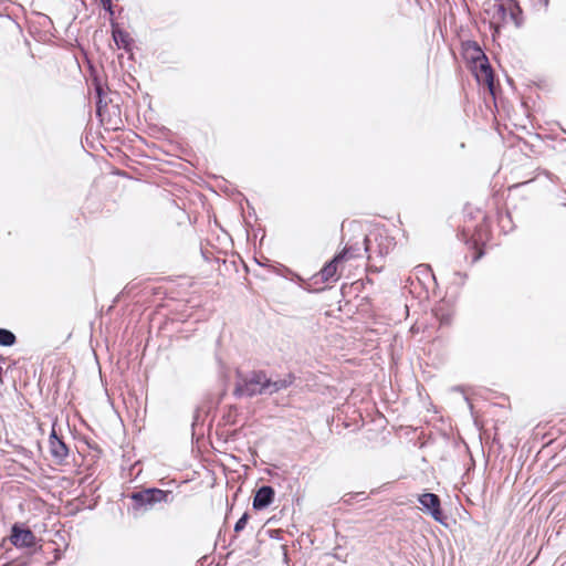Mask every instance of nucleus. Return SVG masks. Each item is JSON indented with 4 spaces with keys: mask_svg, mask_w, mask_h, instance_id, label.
Masks as SVG:
<instances>
[{
    "mask_svg": "<svg viewBox=\"0 0 566 566\" xmlns=\"http://www.w3.org/2000/svg\"><path fill=\"white\" fill-rule=\"evenodd\" d=\"M249 521V514L248 513H244L239 520L238 522L235 523L234 525V532L235 533H239L241 531L244 530L247 523Z\"/></svg>",
    "mask_w": 566,
    "mask_h": 566,
    "instance_id": "2eb2a0df",
    "label": "nucleus"
},
{
    "mask_svg": "<svg viewBox=\"0 0 566 566\" xmlns=\"http://www.w3.org/2000/svg\"><path fill=\"white\" fill-rule=\"evenodd\" d=\"M49 450L55 464H63L69 457V448L66 447L64 441L56 434L54 427L52 428V431L49 437Z\"/></svg>",
    "mask_w": 566,
    "mask_h": 566,
    "instance_id": "6e6552de",
    "label": "nucleus"
},
{
    "mask_svg": "<svg viewBox=\"0 0 566 566\" xmlns=\"http://www.w3.org/2000/svg\"><path fill=\"white\" fill-rule=\"evenodd\" d=\"M360 255L359 249L353 247H345L333 260L327 262L318 273L313 276L314 283L329 285L337 282L340 277V272L345 262L358 258Z\"/></svg>",
    "mask_w": 566,
    "mask_h": 566,
    "instance_id": "39448f33",
    "label": "nucleus"
},
{
    "mask_svg": "<svg viewBox=\"0 0 566 566\" xmlns=\"http://www.w3.org/2000/svg\"><path fill=\"white\" fill-rule=\"evenodd\" d=\"M11 543L19 548H29L35 545V536L29 528L13 525L10 536Z\"/></svg>",
    "mask_w": 566,
    "mask_h": 566,
    "instance_id": "1a4fd4ad",
    "label": "nucleus"
},
{
    "mask_svg": "<svg viewBox=\"0 0 566 566\" xmlns=\"http://www.w3.org/2000/svg\"><path fill=\"white\" fill-rule=\"evenodd\" d=\"M104 8L111 9L112 0H101Z\"/></svg>",
    "mask_w": 566,
    "mask_h": 566,
    "instance_id": "dca6fc26",
    "label": "nucleus"
},
{
    "mask_svg": "<svg viewBox=\"0 0 566 566\" xmlns=\"http://www.w3.org/2000/svg\"><path fill=\"white\" fill-rule=\"evenodd\" d=\"M420 504L430 511L432 517L437 522H442L443 520V512L441 510V502L437 494L433 493H423L419 496Z\"/></svg>",
    "mask_w": 566,
    "mask_h": 566,
    "instance_id": "9d476101",
    "label": "nucleus"
},
{
    "mask_svg": "<svg viewBox=\"0 0 566 566\" xmlns=\"http://www.w3.org/2000/svg\"><path fill=\"white\" fill-rule=\"evenodd\" d=\"M295 380L293 374H287L284 378L272 381L266 377L263 370L253 371L249 377L244 378L240 385H238L235 391L241 396H255L265 391L277 392L282 389L289 388Z\"/></svg>",
    "mask_w": 566,
    "mask_h": 566,
    "instance_id": "7ed1b4c3",
    "label": "nucleus"
},
{
    "mask_svg": "<svg viewBox=\"0 0 566 566\" xmlns=\"http://www.w3.org/2000/svg\"><path fill=\"white\" fill-rule=\"evenodd\" d=\"M491 238L488 216L480 209L468 211L463 217L461 239L472 251V263L478 262L484 254V248Z\"/></svg>",
    "mask_w": 566,
    "mask_h": 566,
    "instance_id": "f257e3e1",
    "label": "nucleus"
},
{
    "mask_svg": "<svg viewBox=\"0 0 566 566\" xmlns=\"http://www.w3.org/2000/svg\"><path fill=\"white\" fill-rule=\"evenodd\" d=\"M365 250L369 252L367 270L369 272L379 273L385 266V259L395 249V238L386 232H378L375 235V245L370 244L368 238L364 239Z\"/></svg>",
    "mask_w": 566,
    "mask_h": 566,
    "instance_id": "20e7f679",
    "label": "nucleus"
},
{
    "mask_svg": "<svg viewBox=\"0 0 566 566\" xmlns=\"http://www.w3.org/2000/svg\"><path fill=\"white\" fill-rule=\"evenodd\" d=\"M169 491L159 489H145L132 494V500L139 506H153L156 503L166 502Z\"/></svg>",
    "mask_w": 566,
    "mask_h": 566,
    "instance_id": "0eeeda50",
    "label": "nucleus"
},
{
    "mask_svg": "<svg viewBox=\"0 0 566 566\" xmlns=\"http://www.w3.org/2000/svg\"><path fill=\"white\" fill-rule=\"evenodd\" d=\"M2 361V356L0 355V363Z\"/></svg>",
    "mask_w": 566,
    "mask_h": 566,
    "instance_id": "f3484780",
    "label": "nucleus"
},
{
    "mask_svg": "<svg viewBox=\"0 0 566 566\" xmlns=\"http://www.w3.org/2000/svg\"><path fill=\"white\" fill-rule=\"evenodd\" d=\"M274 495L275 492L272 486H261L253 497V507L255 510H262L268 507L273 502Z\"/></svg>",
    "mask_w": 566,
    "mask_h": 566,
    "instance_id": "9b49d317",
    "label": "nucleus"
},
{
    "mask_svg": "<svg viewBox=\"0 0 566 566\" xmlns=\"http://www.w3.org/2000/svg\"><path fill=\"white\" fill-rule=\"evenodd\" d=\"M523 12L520 6L512 0L506 3L495 4L490 24L494 29V34L500 32V29L509 23L515 27H521L523 23Z\"/></svg>",
    "mask_w": 566,
    "mask_h": 566,
    "instance_id": "423d86ee",
    "label": "nucleus"
},
{
    "mask_svg": "<svg viewBox=\"0 0 566 566\" xmlns=\"http://www.w3.org/2000/svg\"><path fill=\"white\" fill-rule=\"evenodd\" d=\"M432 312L434 317L440 322L441 325L451 324L454 310L450 303L441 301L434 306Z\"/></svg>",
    "mask_w": 566,
    "mask_h": 566,
    "instance_id": "f8f14e48",
    "label": "nucleus"
},
{
    "mask_svg": "<svg viewBox=\"0 0 566 566\" xmlns=\"http://www.w3.org/2000/svg\"><path fill=\"white\" fill-rule=\"evenodd\" d=\"M113 39L118 48H123L126 50L129 48L132 41L127 32L117 28L113 30Z\"/></svg>",
    "mask_w": 566,
    "mask_h": 566,
    "instance_id": "ddd939ff",
    "label": "nucleus"
},
{
    "mask_svg": "<svg viewBox=\"0 0 566 566\" xmlns=\"http://www.w3.org/2000/svg\"><path fill=\"white\" fill-rule=\"evenodd\" d=\"M17 342L15 335L6 328H0V345L1 346H12Z\"/></svg>",
    "mask_w": 566,
    "mask_h": 566,
    "instance_id": "4468645a",
    "label": "nucleus"
},
{
    "mask_svg": "<svg viewBox=\"0 0 566 566\" xmlns=\"http://www.w3.org/2000/svg\"><path fill=\"white\" fill-rule=\"evenodd\" d=\"M461 55L468 67L473 73L479 84H482L493 93L494 74L483 50L475 41H464L461 44Z\"/></svg>",
    "mask_w": 566,
    "mask_h": 566,
    "instance_id": "f03ea898",
    "label": "nucleus"
}]
</instances>
